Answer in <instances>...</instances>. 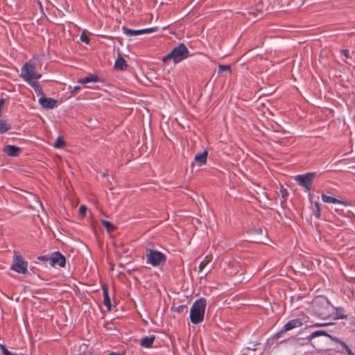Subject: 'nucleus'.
Segmentation results:
<instances>
[{
	"mask_svg": "<svg viewBox=\"0 0 355 355\" xmlns=\"http://www.w3.org/2000/svg\"><path fill=\"white\" fill-rule=\"evenodd\" d=\"M35 90V92L37 94H42V88L40 85L38 81L37 80L31 81V83H28Z\"/></svg>",
	"mask_w": 355,
	"mask_h": 355,
	"instance_id": "obj_21",
	"label": "nucleus"
},
{
	"mask_svg": "<svg viewBox=\"0 0 355 355\" xmlns=\"http://www.w3.org/2000/svg\"><path fill=\"white\" fill-rule=\"evenodd\" d=\"M155 340V336L150 337H144L141 340V345L144 347H150L152 346L153 341Z\"/></svg>",
	"mask_w": 355,
	"mask_h": 355,
	"instance_id": "obj_18",
	"label": "nucleus"
},
{
	"mask_svg": "<svg viewBox=\"0 0 355 355\" xmlns=\"http://www.w3.org/2000/svg\"><path fill=\"white\" fill-rule=\"evenodd\" d=\"M325 325H327V324L324 323V324H315L314 326L315 327H322V326H325Z\"/></svg>",
	"mask_w": 355,
	"mask_h": 355,
	"instance_id": "obj_39",
	"label": "nucleus"
},
{
	"mask_svg": "<svg viewBox=\"0 0 355 355\" xmlns=\"http://www.w3.org/2000/svg\"><path fill=\"white\" fill-rule=\"evenodd\" d=\"M212 256L211 255H207L204 260L202 261L199 265V270L200 271H202L203 270V268L208 264L209 263L211 260H212Z\"/></svg>",
	"mask_w": 355,
	"mask_h": 355,
	"instance_id": "obj_23",
	"label": "nucleus"
},
{
	"mask_svg": "<svg viewBox=\"0 0 355 355\" xmlns=\"http://www.w3.org/2000/svg\"><path fill=\"white\" fill-rule=\"evenodd\" d=\"M189 56V51L184 44L180 43L174 47L172 51L163 58L162 61L166 62L168 60H173L177 64Z\"/></svg>",
	"mask_w": 355,
	"mask_h": 355,
	"instance_id": "obj_2",
	"label": "nucleus"
},
{
	"mask_svg": "<svg viewBox=\"0 0 355 355\" xmlns=\"http://www.w3.org/2000/svg\"><path fill=\"white\" fill-rule=\"evenodd\" d=\"M78 355H86L85 354H78Z\"/></svg>",
	"mask_w": 355,
	"mask_h": 355,
	"instance_id": "obj_40",
	"label": "nucleus"
},
{
	"mask_svg": "<svg viewBox=\"0 0 355 355\" xmlns=\"http://www.w3.org/2000/svg\"><path fill=\"white\" fill-rule=\"evenodd\" d=\"M157 31H158V27H152V28L141 29V34L151 33L153 32H156Z\"/></svg>",
	"mask_w": 355,
	"mask_h": 355,
	"instance_id": "obj_27",
	"label": "nucleus"
},
{
	"mask_svg": "<svg viewBox=\"0 0 355 355\" xmlns=\"http://www.w3.org/2000/svg\"><path fill=\"white\" fill-rule=\"evenodd\" d=\"M225 71H227L231 72V67L230 65H219L218 66V73H222Z\"/></svg>",
	"mask_w": 355,
	"mask_h": 355,
	"instance_id": "obj_28",
	"label": "nucleus"
},
{
	"mask_svg": "<svg viewBox=\"0 0 355 355\" xmlns=\"http://www.w3.org/2000/svg\"><path fill=\"white\" fill-rule=\"evenodd\" d=\"M280 192H281V195H282V198L284 199V200H286V198L288 196V191L286 189H284V188H281L280 189Z\"/></svg>",
	"mask_w": 355,
	"mask_h": 355,
	"instance_id": "obj_33",
	"label": "nucleus"
},
{
	"mask_svg": "<svg viewBox=\"0 0 355 355\" xmlns=\"http://www.w3.org/2000/svg\"><path fill=\"white\" fill-rule=\"evenodd\" d=\"M353 168H355V166H354Z\"/></svg>",
	"mask_w": 355,
	"mask_h": 355,
	"instance_id": "obj_41",
	"label": "nucleus"
},
{
	"mask_svg": "<svg viewBox=\"0 0 355 355\" xmlns=\"http://www.w3.org/2000/svg\"><path fill=\"white\" fill-rule=\"evenodd\" d=\"M339 343L340 344V345L346 350L347 348H349V347L347 346V345L343 342V341H341L340 340L339 341Z\"/></svg>",
	"mask_w": 355,
	"mask_h": 355,
	"instance_id": "obj_36",
	"label": "nucleus"
},
{
	"mask_svg": "<svg viewBox=\"0 0 355 355\" xmlns=\"http://www.w3.org/2000/svg\"><path fill=\"white\" fill-rule=\"evenodd\" d=\"M64 146H65V143H64V140L60 137H58L56 139L55 142L53 145V146L56 148H63Z\"/></svg>",
	"mask_w": 355,
	"mask_h": 355,
	"instance_id": "obj_25",
	"label": "nucleus"
},
{
	"mask_svg": "<svg viewBox=\"0 0 355 355\" xmlns=\"http://www.w3.org/2000/svg\"><path fill=\"white\" fill-rule=\"evenodd\" d=\"M343 55L346 58H349V50L347 49H343L341 51Z\"/></svg>",
	"mask_w": 355,
	"mask_h": 355,
	"instance_id": "obj_35",
	"label": "nucleus"
},
{
	"mask_svg": "<svg viewBox=\"0 0 355 355\" xmlns=\"http://www.w3.org/2000/svg\"><path fill=\"white\" fill-rule=\"evenodd\" d=\"M35 69L36 62L33 60H29L21 67L20 77L27 83L40 79L42 77V74L35 72Z\"/></svg>",
	"mask_w": 355,
	"mask_h": 355,
	"instance_id": "obj_3",
	"label": "nucleus"
},
{
	"mask_svg": "<svg viewBox=\"0 0 355 355\" xmlns=\"http://www.w3.org/2000/svg\"><path fill=\"white\" fill-rule=\"evenodd\" d=\"M206 300L200 298L193 302L190 310L191 322L193 324H199L204 320Z\"/></svg>",
	"mask_w": 355,
	"mask_h": 355,
	"instance_id": "obj_1",
	"label": "nucleus"
},
{
	"mask_svg": "<svg viewBox=\"0 0 355 355\" xmlns=\"http://www.w3.org/2000/svg\"><path fill=\"white\" fill-rule=\"evenodd\" d=\"M114 67L116 70H125L127 67V63L125 60L121 57L118 58L115 61Z\"/></svg>",
	"mask_w": 355,
	"mask_h": 355,
	"instance_id": "obj_14",
	"label": "nucleus"
},
{
	"mask_svg": "<svg viewBox=\"0 0 355 355\" xmlns=\"http://www.w3.org/2000/svg\"><path fill=\"white\" fill-rule=\"evenodd\" d=\"M146 256L147 263L154 267L163 265L166 261V257L164 254L152 249H147Z\"/></svg>",
	"mask_w": 355,
	"mask_h": 355,
	"instance_id": "obj_4",
	"label": "nucleus"
},
{
	"mask_svg": "<svg viewBox=\"0 0 355 355\" xmlns=\"http://www.w3.org/2000/svg\"><path fill=\"white\" fill-rule=\"evenodd\" d=\"M101 223L106 228L108 232H112L115 230L114 225L108 220H101Z\"/></svg>",
	"mask_w": 355,
	"mask_h": 355,
	"instance_id": "obj_24",
	"label": "nucleus"
},
{
	"mask_svg": "<svg viewBox=\"0 0 355 355\" xmlns=\"http://www.w3.org/2000/svg\"><path fill=\"white\" fill-rule=\"evenodd\" d=\"M39 260L42 261H44V262H49V263L51 264V257H48V256H40V257H38L37 258Z\"/></svg>",
	"mask_w": 355,
	"mask_h": 355,
	"instance_id": "obj_31",
	"label": "nucleus"
},
{
	"mask_svg": "<svg viewBox=\"0 0 355 355\" xmlns=\"http://www.w3.org/2000/svg\"><path fill=\"white\" fill-rule=\"evenodd\" d=\"M321 336H324L331 338V336L325 331L318 330V331H315L311 333L309 336H307L305 338V339H306L308 340H311L312 339H313L316 337Z\"/></svg>",
	"mask_w": 355,
	"mask_h": 355,
	"instance_id": "obj_15",
	"label": "nucleus"
},
{
	"mask_svg": "<svg viewBox=\"0 0 355 355\" xmlns=\"http://www.w3.org/2000/svg\"><path fill=\"white\" fill-rule=\"evenodd\" d=\"M315 175V173H307L304 175H298L295 177V181L297 182L299 185L304 187L306 190H311L313 180Z\"/></svg>",
	"mask_w": 355,
	"mask_h": 355,
	"instance_id": "obj_6",
	"label": "nucleus"
},
{
	"mask_svg": "<svg viewBox=\"0 0 355 355\" xmlns=\"http://www.w3.org/2000/svg\"><path fill=\"white\" fill-rule=\"evenodd\" d=\"M103 293L104 304L110 309L111 306V300L109 296L107 287H103Z\"/></svg>",
	"mask_w": 355,
	"mask_h": 355,
	"instance_id": "obj_17",
	"label": "nucleus"
},
{
	"mask_svg": "<svg viewBox=\"0 0 355 355\" xmlns=\"http://www.w3.org/2000/svg\"><path fill=\"white\" fill-rule=\"evenodd\" d=\"M346 352L348 355H355L354 353L351 350V349L349 347L346 349Z\"/></svg>",
	"mask_w": 355,
	"mask_h": 355,
	"instance_id": "obj_38",
	"label": "nucleus"
},
{
	"mask_svg": "<svg viewBox=\"0 0 355 355\" xmlns=\"http://www.w3.org/2000/svg\"><path fill=\"white\" fill-rule=\"evenodd\" d=\"M80 40L86 44H88L89 42V38L85 33H83L80 35Z\"/></svg>",
	"mask_w": 355,
	"mask_h": 355,
	"instance_id": "obj_32",
	"label": "nucleus"
},
{
	"mask_svg": "<svg viewBox=\"0 0 355 355\" xmlns=\"http://www.w3.org/2000/svg\"><path fill=\"white\" fill-rule=\"evenodd\" d=\"M208 152L207 150H204L203 152L196 155L194 160L197 163H198L199 166H202L207 162Z\"/></svg>",
	"mask_w": 355,
	"mask_h": 355,
	"instance_id": "obj_13",
	"label": "nucleus"
},
{
	"mask_svg": "<svg viewBox=\"0 0 355 355\" xmlns=\"http://www.w3.org/2000/svg\"><path fill=\"white\" fill-rule=\"evenodd\" d=\"M335 318L336 319H346L347 315L345 314V310L341 308L338 307L336 308V312H335Z\"/></svg>",
	"mask_w": 355,
	"mask_h": 355,
	"instance_id": "obj_22",
	"label": "nucleus"
},
{
	"mask_svg": "<svg viewBox=\"0 0 355 355\" xmlns=\"http://www.w3.org/2000/svg\"><path fill=\"white\" fill-rule=\"evenodd\" d=\"M87 207L85 205H82L80 206L79 214L81 216H85L87 213Z\"/></svg>",
	"mask_w": 355,
	"mask_h": 355,
	"instance_id": "obj_30",
	"label": "nucleus"
},
{
	"mask_svg": "<svg viewBox=\"0 0 355 355\" xmlns=\"http://www.w3.org/2000/svg\"><path fill=\"white\" fill-rule=\"evenodd\" d=\"M0 349L3 355H22L10 352L3 344H0Z\"/></svg>",
	"mask_w": 355,
	"mask_h": 355,
	"instance_id": "obj_26",
	"label": "nucleus"
},
{
	"mask_svg": "<svg viewBox=\"0 0 355 355\" xmlns=\"http://www.w3.org/2000/svg\"><path fill=\"white\" fill-rule=\"evenodd\" d=\"M66 259L60 252H55L51 256V266H54L57 264L60 267H64Z\"/></svg>",
	"mask_w": 355,
	"mask_h": 355,
	"instance_id": "obj_8",
	"label": "nucleus"
},
{
	"mask_svg": "<svg viewBox=\"0 0 355 355\" xmlns=\"http://www.w3.org/2000/svg\"><path fill=\"white\" fill-rule=\"evenodd\" d=\"M80 89V86H75L71 91V95L74 96Z\"/></svg>",
	"mask_w": 355,
	"mask_h": 355,
	"instance_id": "obj_34",
	"label": "nucleus"
},
{
	"mask_svg": "<svg viewBox=\"0 0 355 355\" xmlns=\"http://www.w3.org/2000/svg\"><path fill=\"white\" fill-rule=\"evenodd\" d=\"M123 32L125 35L128 36H135L141 35V31L140 30H132L125 26L123 27Z\"/></svg>",
	"mask_w": 355,
	"mask_h": 355,
	"instance_id": "obj_19",
	"label": "nucleus"
},
{
	"mask_svg": "<svg viewBox=\"0 0 355 355\" xmlns=\"http://www.w3.org/2000/svg\"><path fill=\"white\" fill-rule=\"evenodd\" d=\"M11 129L10 124L6 123L3 119H0V133L3 134Z\"/></svg>",
	"mask_w": 355,
	"mask_h": 355,
	"instance_id": "obj_20",
	"label": "nucleus"
},
{
	"mask_svg": "<svg viewBox=\"0 0 355 355\" xmlns=\"http://www.w3.org/2000/svg\"><path fill=\"white\" fill-rule=\"evenodd\" d=\"M40 105L47 109H53L57 105L58 101L53 98L41 97L39 99Z\"/></svg>",
	"mask_w": 355,
	"mask_h": 355,
	"instance_id": "obj_9",
	"label": "nucleus"
},
{
	"mask_svg": "<svg viewBox=\"0 0 355 355\" xmlns=\"http://www.w3.org/2000/svg\"><path fill=\"white\" fill-rule=\"evenodd\" d=\"M315 206L316 208V211L314 214L317 218H320V211H321L320 205L319 202H315Z\"/></svg>",
	"mask_w": 355,
	"mask_h": 355,
	"instance_id": "obj_29",
	"label": "nucleus"
},
{
	"mask_svg": "<svg viewBox=\"0 0 355 355\" xmlns=\"http://www.w3.org/2000/svg\"><path fill=\"white\" fill-rule=\"evenodd\" d=\"M21 151V148L14 145H7L4 148V152L10 157H17Z\"/></svg>",
	"mask_w": 355,
	"mask_h": 355,
	"instance_id": "obj_11",
	"label": "nucleus"
},
{
	"mask_svg": "<svg viewBox=\"0 0 355 355\" xmlns=\"http://www.w3.org/2000/svg\"><path fill=\"white\" fill-rule=\"evenodd\" d=\"M252 234L254 235L253 241L255 243H264L266 238V230L262 228H257L252 230Z\"/></svg>",
	"mask_w": 355,
	"mask_h": 355,
	"instance_id": "obj_10",
	"label": "nucleus"
},
{
	"mask_svg": "<svg viewBox=\"0 0 355 355\" xmlns=\"http://www.w3.org/2000/svg\"><path fill=\"white\" fill-rule=\"evenodd\" d=\"M28 263L24 260L21 255L17 251H14V258L10 269L21 274L27 272Z\"/></svg>",
	"mask_w": 355,
	"mask_h": 355,
	"instance_id": "obj_5",
	"label": "nucleus"
},
{
	"mask_svg": "<svg viewBox=\"0 0 355 355\" xmlns=\"http://www.w3.org/2000/svg\"><path fill=\"white\" fill-rule=\"evenodd\" d=\"M99 78L96 74H91L89 76L85 77L83 78H80L78 80V82L81 84H86L91 82H97Z\"/></svg>",
	"mask_w": 355,
	"mask_h": 355,
	"instance_id": "obj_16",
	"label": "nucleus"
},
{
	"mask_svg": "<svg viewBox=\"0 0 355 355\" xmlns=\"http://www.w3.org/2000/svg\"><path fill=\"white\" fill-rule=\"evenodd\" d=\"M302 324L303 322L302 319L296 318L291 320L283 326L282 329L279 332H277L275 336L276 338H279L282 334L286 333V331L292 330L295 328L300 327Z\"/></svg>",
	"mask_w": 355,
	"mask_h": 355,
	"instance_id": "obj_7",
	"label": "nucleus"
},
{
	"mask_svg": "<svg viewBox=\"0 0 355 355\" xmlns=\"http://www.w3.org/2000/svg\"><path fill=\"white\" fill-rule=\"evenodd\" d=\"M321 198L323 202H327V203L347 205V203L343 200H338L332 196H327L324 193L322 194Z\"/></svg>",
	"mask_w": 355,
	"mask_h": 355,
	"instance_id": "obj_12",
	"label": "nucleus"
},
{
	"mask_svg": "<svg viewBox=\"0 0 355 355\" xmlns=\"http://www.w3.org/2000/svg\"><path fill=\"white\" fill-rule=\"evenodd\" d=\"M5 100L3 98H0V117L1 116V106L4 104Z\"/></svg>",
	"mask_w": 355,
	"mask_h": 355,
	"instance_id": "obj_37",
	"label": "nucleus"
}]
</instances>
